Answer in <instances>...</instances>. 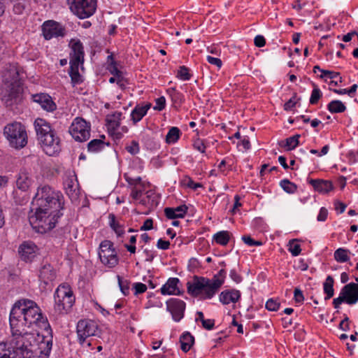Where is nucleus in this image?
<instances>
[{
    "label": "nucleus",
    "mask_w": 358,
    "mask_h": 358,
    "mask_svg": "<svg viewBox=\"0 0 358 358\" xmlns=\"http://www.w3.org/2000/svg\"><path fill=\"white\" fill-rule=\"evenodd\" d=\"M59 197V193L52 190L50 186L40 187L38 188L37 192L33 199L31 206L39 209H41V208H50L51 209L60 210L62 207Z\"/></svg>",
    "instance_id": "5"
},
{
    "label": "nucleus",
    "mask_w": 358,
    "mask_h": 358,
    "mask_svg": "<svg viewBox=\"0 0 358 358\" xmlns=\"http://www.w3.org/2000/svg\"><path fill=\"white\" fill-rule=\"evenodd\" d=\"M180 280L177 278H170L167 282L162 287L161 293L163 295H180L181 293L178 287Z\"/></svg>",
    "instance_id": "23"
},
{
    "label": "nucleus",
    "mask_w": 358,
    "mask_h": 358,
    "mask_svg": "<svg viewBox=\"0 0 358 358\" xmlns=\"http://www.w3.org/2000/svg\"><path fill=\"white\" fill-rule=\"evenodd\" d=\"M206 59L210 64L215 65L218 68H220L222 65V62L221 59L219 58L213 57L211 56H207Z\"/></svg>",
    "instance_id": "56"
},
{
    "label": "nucleus",
    "mask_w": 358,
    "mask_h": 358,
    "mask_svg": "<svg viewBox=\"0 0 358 358\" xmlns=\"http://www.w3.org/2000/svg\"><path fill=\"white\" fill-rule=\"evenodd\" d=\"M36 245L31 243H24L20 246L19 254L24 262H30L35 257Z\"/></svg>",
    "instance_id": "24"
},
{
    "label": "nucleus",
    "mask_w": 358,
    "mask_h": 358,
    "mask_svg": "<svg viewBox=\"0 0 358 358\" xmlns=\"http://www.w3.org/2000/svg\"><path fill=\"white\" fill-rule=\"evenodd\" d=\"M177 76L181 80H189L191 75L189 73V69L186 66H182L178 71Z\"/></svg>",
    "instance_id": "46"
},
{
    "label": "nucleus",
    "mask_w": 358,
    "mask_h": 358,
    "mask_svg": "<svg viewBox=\"0 0 358 358\" xmlns=\"http://www.w3.org/2000/svg\"><path fill=\"white\" fill-rule=\"evenodd\" d=\"M10 325L23 329L37 327L47 334H50L51 327L48 319L43 317L38 306L31 300L22 299L13 306L9 318Z\"/></svg>",
    "instance_id": "1"
},
{
    "label": "nucleus",
    "mask_w": 358,
    "mask_h": 358,
    "mask_svg": "<svg viewBox=\"0 0 358 358\" xmlns=\"http://www.w3.org/2000/svg\"><path fill=\"white\" fill-rule=\"evenodd\" d=\"M170 242L168 241H164L162 238L159 239L157 243V247L161 250H167L169 248Z\"/></svg>",
    "instance_id": "60"
},
{
    "label": "nucleus",
    "mask_w": 358,
    "mask_h": 358,
    "mask_svg": "<svg viewBox=\"0 0 358 358\" xmlns=\"http://www.w3.org/2000/svg\"><path fill=\"white\" fill-rule=\"evenodd\" d=\"M10 328L13 337L11 341L14 349L13 354H16L15 357H22L23 352L31 349V339H33L34 335L24 329L20 331V329L15 328L14 326H10Z\"/></svg>",
    "instance_id": "8"
},
{
    "label": "nucleus",
    "mask_w": 358,
    "mask_h": 358,
    "mask_svg": "<svg viewBox=\"0 0 358 358\" xmlns=\"http://www.w3.org/2000/svg\"><path fill=\"white\" fill-rule=\"evenodd\" d=\"M34 127L38 139L41 138V136H44L52 131L50 125L45 120L41 118H38L35 120Z\"/></svg>",
    "instance_id": "28"
},
{
    "label": "nucleus",
    "mask_w": 358,
    "mask_h": 358,
    "mask_svg": "<svg viewBox=\"0 0 358 358\" xmlns=\"http://www.w3.org/2000/svg\"><path fill=\"white\" fill-rule=\"evenodd\" d=\"M62 214L59 210L31 206L29 221L33 229L38 233H46L55 227L57 219Z\"/></svg>",
    "instance_id": "4"
},
{
    "label": "nucleus",
    "mask_w": 358,
    "mask_h": 358,
    "mask_svg": "<svg viewBox=\"0 0 358 358\" xmlns=\"http://www.w3.org/2000/svg\"><path fill=\"white\" fill-rule=\"evenodd\" d=\"M243 241L250 246H260L262 242L252 239L250 236H243L242 237Z\"/></svg>",
    "instance_id": "49"
},
{
    "label": "nucleus",
    "mask_w": 358,
    "mask_h": 358,
    "mask_svg": "<svg viewBox=\"0 0 358 358\" xmlns=\"http://www.w3.org/2000/svg\"><path fill=\"white\" fill-rule=\"evenodd\" d=\"M318 70H320L322 73V75L320 76L321 78H323L324 76H328L329 78H338V80H332L331 82V85H334L336 86V85H338V83L342 82V78L339 77V73L331 71H328V70L320 69L319 66H315L313 68L314 73H316V71H318Z\"/></svg>",
    "instance_id": "32"
},
{
    "label": "nucleus",
    "mask_w": 358,
    "mask_h": 358,
    "mask_svg": "<svg viewBox=\"0 0 358 358\" xmlns=\"http://www.w3.org/2000/svg\"><path fill=\"white\" fill-rule=\"evenodd\" d=\"M32 180L25 169H20L16 179V186L22 191H27L31 186Z\"/></svg>",
    "instance_id": "22"
},
{
    "label": "nucleus",
    "mask_w": 358,
    "mask_h": 358,
    "mask_svg": "<svg viewBox=\"0 0 358 358\" xmlns=\"http://www.w3.org/2000/svg\"><path fill=\"white\" fill-rule=\"evenodd\" d=\"M213 239L217 243L222 245H226L230 239L229 232L227 231H219L213 236Z\"/></svg>",
    "instance_id": "35"
},
{
    "label": "nucleus",
    "mask_w": 358,
    "mask_h": 358,
    "mask_svg": "<svg viewBox=\"0 0 358 358\" xmlns=\"http://www.w3.org/2000/svg\"><path fill=\"white\" fill-rule=\"evenodd\" d=\"M151 104L148 103L145 106H136L131 113V120L134 124L139 122L147 113Z\"/></svg>",
    "instance_id": "29"
},
{
    "label": "nucleus",
    "mask_w": 358,
    "mask_h": 358,
    "mask_svg": "<svg viewBox=\"0 0 358 358\" xmlns=\"http://www.w3.org/2000/svg\"><path fill=\"white\" fill-rule=\"evenodd\" d=\"M280 306V303L273 299H268L266 303V308L269 311H277Z\"/></svg>",
    "instance_id": "47"
},
{
    "label": "nucleus",
    "mask_w": 358,
    "mask_h": 358,
    "mask_svg": "<svg viewBox=\"0 0 358 358\" xmlns=\"http://www.w3.org/2000/svg\"><path fill=\"white\" fill-rule=\"evenodd\" d=\"M105 142L101 139H94L87 144L88 150L90 152H97L103 148Z\"/></svg>",
    "instance_id": "39"
},
{
    "label": "nucleus",
    "mask_w": 358,
    "mask_h": 358,
    "mask_svg": "<svg viewBox=\"0 0 358 358\" xmlns=\"http://www.w3.org/2000/svg\"><path fill=\"white\" fill-rule=\"evenodd\" d=\"M12 352L7 348L6 344L0 343V358H17L15 356L11 357Z\"/></svg>",
    "instance_id": "45"
},
{
    "label": "nucleus",
    "mask_w": 358,
    "mask_h": 358,
    "mask_svg": "<svg viewBox=\"0 0 358 358\" xmlns=\"http://www.w3.org/2000/svg\"><path fill=\"white\" fill-rule=\"evenodd\" d=\"M166 105V99L164 96H161L156 99V105L154 109L157 110H162L164 108Z\"/></svg>",
    "instance_id": "53"
},
{
    "label": "nucleus",
    "mask_w": 358,
    "mask_h": 358,
    "mask_svg": "<svg viewBox=\"0 0 358 358\" xmlns=\"http://www.w3.org/2000/svg\"><path fill=\"white\" fill-rule=\"evenodd\" d=\"M69 133L76 141H86L90 136V124L82 117H76L69 127Z\"/></svg>",
    "instance_id": "11"
},
{
    "label": "nucleus",
    "mask_w": 358,
    "mask_h": 358,
    "mask_svg": "<svg viewBox=\"0 0 358 358\" xmlns=\"http://www.w3.org/2000/svg\"><path fill=\"white\" fill-rule=\"evenodd\" d=\"M153 228V221L152 219H147L143 224L141 227L140 229L141 231H147L150 230Z\"/></svg>",
    "instance_id": "59"
},
{
    "label": "nucleus",
    "mask_w": 358,
    "mask_h": 358,
    "mask_svg": "<svg viewBox=\"0 0 358 358\" xmlns=\"http://www.w3.org/2000/svg\"><path fill=\"white\" fill-rule=\"evenodd\" d=\"M70 70L69 73L71 80L73 83H78L80 82V76L78 72V66L81 63H69Z\"/></svg>",
    "instance_id": "37"
},
{
    "label": "nucleus",
    "mask_w": 358,
    "mask_h": 358,
    "mask_svg": "<svg viewBox=\"0 0 358 358\" xmlns=\"http://www.w3.org/2000/svg\"><path fill=\"white\" fill-rule=\"evenodd\" d=\"M98 325L95 322L90 320H81L77 324V334L79 343L83 345L87 338L96 335Z\"/></svg>",
    "instance_id": "13"
},
{
    "label": "nucleus",
    "mask_w": 358,
    "mask_h": 358,
    "mask_svg": "<svg viewBox=\"0 0 358 358\" xmlns=\"http://www.w3.org/2000/svg\"><path fill=\"white\" fill-rule=\"evenodd\" d=\"M334 278L331 275H328L323 283L324 292L326 294L325 300H329L334 296Z\"/></svg>",
    "instance_id": "33"
},
{
    "label": "nucleus",
    "mask_w": 358,
    "mask_h": 358,
    "mask_svg": "<svg viewBox=\"0 0 358 358\" xmlns=\"http://www.w3.org/2000/svg\"><path fill=\"white\" fill-rule=\"evenodd\" d=\"M214 325H215L214 320H210V319L206 320L205 319V320L203 321V322H202L203 327L207 330L212 329L214 327Z\"/></svg>",
    "instance_id": "61"
},
{
    "label": "nucleus",
    "mask_w": 358,
    "mask_h": 358,
    "mask_svg": "<svg viewBox=\"0 0 358 358\" xmlns=\"http://www.w3.org/2000/svg\"><path fill=\"white\" fill-rule=\"evenodd\" d=\"M71 52L70 53L69 63H81L84 62V50L79 40L72 39L70 41Z\"/></svg>",
    "instance_id": "20"
},
{
    "label": "nucleus",
    "mask_w": 358,
    "mask_h": 358,
    "mask_svg": "<svg viewBox=\"0 0 358 358\" xmlns=\"http://www.w3.org/2000/svg\"><path fill=\"white\" fill-rule=\"evenodd\" d=\"M110 220V226L115 231V232L117 234V236H121L124 234V229L122 225H120L115 219V216L113 214L109 215Z\"/></svg>",
    "instance_id": "41"
},
{
    "label": "nucleus",
    "mask_w": 358,
    "mask_h": 358,
    "mask_svg": "<svg viewBox=\"0 0 358 358\" xmlns=\"http://www.w3.org/2000/svg\"><path fill=\"white\" fill-rule=\"evenodd\" d=\"M294 297L296 303H301L304 300L303 294L301 290L299 288H296L294 289Z\"/></svg>",
    "instance_id": "54"
},
{
    "label": "nucleus",
    "mask_w": 358,
    "mask_h": 358,
    "mask_svg": "<svg viewBox=\"0 0 358 358\" xmlns=\"http://www.w3.org/2000/svg\"><path fill=\"white\" fill-rule=\"evenodd\" d=\"M64 187L66 191V194L68 195L72 202L78 200L80 196V188L75 173L69 172L66 173V178L64 181Z\"/></svg>",
    "instance_id": "14"
},
{
    "label": "nucleus",
    "mask_w": 358,
    "mask_h": 358,
    "mask_svg": "<svg viewBox=\"0 0 358 358\" xmlns=\"http://www.w3.org/2000/svg\"><path fill=\"white\" fill-rule=\"evenodd\" d=\"M43 34L46 40L54 37L64 36V29L62 25L54 21H47L42 26Z\"/></svg>",
    "instance_id": "17"
},
{
    "label": "nucleus",
    "mask_w": 358,
    "mask_h": 358,
    "mask_svg": "<svg viewBox=\"0 0 358 358\" xmlns=\"http://www.w3.org/2000/svg\"><path fill=\"white\" fill-rule=\"evenodd\" d=\"M181 344V350L187 352H188L194 342V338L189 332L184 333L180 338Z\"/></svg>",
    "instance_id": "31"
},
{
    "label": "nucleus",
    "mask_w": 358,
    "mask_h": 358,
    "mask_svg": "<svg viewBox=\"0 0 358 358\" xmlns=\"http://www.w3.org/2000/svg\"><path fill=\"white\" fill-rule=\"evenodd\" d=\"M224 280L215 275L212 279L194 275L192 281L187 283V292L201 299H211L219 290Z\"/></svg>",
    "instance_id": "3"
},
{
    "label": "nucleus",
    "mask_w": 358,
    "mask_h": 358,
    "mask_svg": "<svg viewBox=\"0 0 358 358\" xmlns=\"http://www.w3.org/2000/svg\"><path fill=\"white\" fill-rule=\"evenodd\" d=\"M117 278L121 292L124 295H127L129 292V282L128 280H122L120 275H117Z\"/></svg>",
    "instance_id": "44"
},
{
    "label": "nucleus",
    "mask_w": 358,
    "mask_h": 358,
    "mask_svg": "<svg viewBox=\"0 0 358 358\" xmlns=\"http://www.w3.org/2000/svg\"><path fill=\"white\" fill-rule=\"evenodd\" d=\"M327 108L331 113H343L346 110L345 106L339 100L331 101L328 104Z\"/></svg>",
    "instance_id": "34"
},
{
    "label": "nucleus",
    "mask_w": 358,
    "mask_h": 358,
    "mask_svg": "<svg viewBox=\"0 0 358 358\" xmlns=\"http://www.w3.org/2000/svg\"><path fill=\"white\" fill-rule=\"evenodd\" d=\"M230 277L236 283H239L242 280V278L236 273L234 269L230 271Z\"/></svg>",
    "instance_id": "64"
},
{
    "label": "nucleus",
    "mask_w": 358,
    "mask_h": 358,
    "mask_svg": "<svg viewBox=\"0 0 358 358\" xmlns=\"http://www.w3.org/2000/svg\"><path fill=\"white\" fill-rule=\"evenodd\" d=\"M296 268L297 269H299V270H301V271H306V270L308 269V264L305 262V260H304V259H299V260L297 262V263H296Z\"/></svg>",
    "instance_id": "62"
},
{
    "label": "nucleus",
    "mask_w": 358,
    "mask_h": 358,
    "mask_svg": "<svg viewBox=\"0 0 358 358\" xmlns=\"http://www.w3.org/2000/svg\"><path fill=\"white\" fill-rule=\"evenodd\" d=\"M241 297L240 292L235 289L222 292L220 294V301L223 304L236 303Z\"/></svg>",
    "instance_id": "27"
},
{
    "label": "nucleus",
    "mask_w": 358,
    "mask_h": 358,
    "mask_svg": "<svg viewBox=\"0 0 358 358\" xmlns=\"http://www.w3.org/2000/svg\"><path fill=\"white\" fill-rule=\"evenodd\" d=\"M194 148L197 150L198 151L203 153L205 152L206 146L203 143V142L200 139H196L194 142Z\"/></svg>",
    "instance_id": "55"
},
{
    "label": "nucleus",
    "mask_w": 358,
    "mask_h": 358,
    "mask_svg": "<svg viewBox=\"0 0 358 358\" xmlns=\"http://www.w3.org/2000/svg\"><path fill=\"white\" fill-rule=\"evenodd\" d=\"M45 153L50 156L54 155L60 150L59 139L55 136L54 131L41 136L38 139Z\"/></svg>",
    "instance_id": "15"
},
{
    "label": "nucleus",
    "mask_w": 358,
    "mask_h": 358,
    "mask_svg": "<svg viewBox=\"0 0 358 358\" xmlns=\"http://www.w3.org/2000/svg\"><path fill=\"white\" fill-rule=\"evenodd\" d=\"M300 138L299 134H296L293 136L287 138L286 139L285 145L287 150H292L294 149L299 145V138Z\"/></svg>",
    "instance_id": "42"
},
{
    "label": "nucleus",
    "mask_w": 358,
    "mask_h": 358,
    "mask_svg": "<svg viewBox=\"0 0 358 358\" xmlns=\"http://www.w3.org/2000/svg\"><path fill=\"white\" fill-rule=\"evenodd\" d=\"M32 99L34 102L38 103L43 109L48 112H52L57 108L52 97L46 93L32 94Z\"/></svg>",
    "instance_id": "21"
},
{
    "label": "nucleus",
    "mask_w": 358,
    "mask_h": 358,
    "mask_svg": "<svg viewBox=\"0 0 358 358\" xmlns=\"http://www.w3.org/2000/svg\"><path fill=\"white\" fill-rule=\"evenodd\" d=\"M126 150L128 151V152H129L130 154L131 155H136L137 153H138L139 152V145H138V143L135 141H133L131 143V145H128L126 147Z\"/></svg>",
    "instance_id": "50"
},
{
    "label": "nucleus",
    "mask_w": 358,
    "mask_h": 358,
    "mask_svg": "<svg viewBox=\"0 0 358 358\" xmlns=\"http://www.w3.org/2000/svg\"><path fill=\"white\" fill-rule=\"evenodd\" d=\"M16 64L6 65L3 71V84L1 88V99L7 107L18 104L22 99L21 74Z\"/></svg>",
    "instance_id": "2"
},
{
    "label": "nucleus",
    "mask_w": 358,
    "mask_h": 358,
    "mask_svg": "<svg viewBox=\"0 0 358 358\" xmlns=\"http://www.w3.org/2000/svg\"><path fill=\"white\" fill-rule=\"evenodd\" d=\"M166 309L176 322H179L184 316L185 303L178 299H170L166 301Z\"/></svg>",
    "instance_id": "16"
},
{
    "label": "nucleus",
    "mask_w": 358,
    "mask_h": 358,
    "mask_svg": "<svg viewBox=\"0 0 358 358\" xmlns=\"http://www.w3.org/2000/svg\"><path fill=\"white\" fill-rule=\"evenodd\" d=\"M71 11L80 19L92 16L96 9V0H67Z\"/></svg>",
    "instance_id": "9"
},
{
    "label": "nucleus",
    "mask_w": 358,
    "mask_h": 358,
    "mask_svg": "<svg viewBox=\"0 0 358 358\" xmlns=\"http://www.w3.org/2000/svg\"><path fill=\"white\" fill-rule=\"evenodd\" d=\"M122 113L120 112H115L111 115H108L106 118L107 127L108 132L117 130L120 127V120Z\"/></svg>",
    "instance_id": "30"
},
{
    "label": "nucleus",
    "mask_w": 358,
    "mask_h": 358,
    "mask_svg": "<svg viewBox=\"0 0 358 358\" xmlns=\"http://www.w3.org/2000/svg\"><path fill=\"white\" fill-rule=\"evenodd\" d=\"M180 131L178 127H171L166 136V141L168 143H176L180 137Z\"/></svg>",
    "instance_id": "38"
},
{
    "label": "nucleus",
    "mask_w": 358,
    "mask_h": 358,
    "mask_svg": "<svg viewBox=\"0 0 358 358\" xmlns=\"http://www.w3.org/2000/svg\"><path fill=\"white\" fill-rule=\"evenodd\" d=\"M327 215H328L327 210L324 207H322L320 208V210L319 215H317V219L319 222H323V221L326 220Z\"/></svg>",
    "instance_id": "58"
},
{
    "label": "nucleus",
    "mask_w": 358,
    "mask_h": 358,
    "mask_svg": "<svg viewBox=\"0 0 358 358\" xmlns=\"http://www.w3.org/2000/svg\"><path fill=\"white\" fill-rule=\"evenodd\" d=\"M296 239H292L289 241L288 250L291 252L293 256L299 255L301 252V245L295 243Z\"/></svg>",
    "instance_id": "43"
},
{
    "label": "nucleus",
    "mask_w": 358,
    "mask_h": 358,
    "mask_svg": "<svg viewBox=\"0 0 358 358\" xmlns=\"http://www.w3.org/2000/svg\"><path fill=\"white\" fill-rule=\"evenodd\" d=\"M280 185L285 192L289 194H293L297 189V186L294 183L290 182L288 179L281 180Z\"/></svg>",
    "instance_id": "40"
},
{
    "label": "nucleus",
    "mask_w": 358,
    "mask_h": 358,
    "mask_svg": "<svg viewBox=\"0 0 358 358\" xmlns=\"http://www.w3.org/2000/svg\"><path fill=\"white\" fill-rule=\"evenodd\" d=\"M255 45L258 48L264 47L266 44V40L264 36L258 35L255 38Z\"/></svg>",
    "instance_id": "57"
},
{
    "label": "nucleus",
    "mask_w": 358,
    "mask_h": 358,
    "mask_svg": "<svg viewBox=\"0 0 358 358\" xmlns=\"http://www.w3.org/2000/svg\"><path fill=\"white\" fill-rule=\"evenodd\" d=\"M133 287L135 289V295L144 293L147 290V286L142 282L134 283Z\"/></svg>",
    "instance_id": "51"
},
{
    "label": "nucleus",
    "mask_w": 358,
    "mask_h": 358,
    "mask_svg": "<svg viewBox=\"0 0 358 358\" xmlns=\"http://www.w3.org/2000/svg\"><path fill=\"white\" fill-rule=\"evenodd\" d=\"M321 96L322 92L320 90V89L317 87H315L311 93L310 103L311 104H316L318 102L319 99L321 98Z\"/></svg>",
    "instance_id": "48"
},
{
    "label": "nucleus",
    "mask_w": 358,
    "mask_h": 358,
    "mask_svg": "<svg viewBox=\"0 0 358 358\" xmlns=\"http://www.w3.org/2000/svg\"><path fill=\"white\" fill-rule=\"evenodd\" d=\"M55 310L59 314L67 313L75 303V296L69 285H60L55 294Z\"/></svg>",
    "instance_id": "6"
},
{
    "label": "nucleus",
    "mask_w": 358,
    "mask_h": 358,
    "mask_svg": "<svg viewBox=\"0 0 358 358\" xmlns=\"http://www.w3.org/2000/svg\"><path fill=\"white\" fill-rule=\"evenodd\" d=\"M99 256L101 262L109 268H113L118 264L117 253L113 248V243L110 241L101 242Z\"/></svg>",
    "instance_id": "12"
},
{
    "label": "nucleus",
    "mask_w": 358,
    "mask_h": 358,
    "mask_svg": "<svg viewBox=\"0 0 358 358\" xmlns=\"http://www.w3.org/2000/svg\"><path fill=\"white\" fill-rule=\"evenodd\" d=\"M38 278L41 283L44 285L43 288H45L47 285L55 280L56 272L50 264L45 262L39 269Z\"/></svg>",
    "instance_id": "19"
},
{
    "label": "nucleus",
    "mask_w": 358,
    "mask_h": 358,
    "mask_svg": "<svg viewBox=\"0 0 358 358\" xmlns=\"http://www.w3.org/2000/svg\"><path fill=\"white\" fill-rule=\"evenodd\" d=\"M3 134L11 147L20 149L27 143V135L24 127L19 122L6 125Z\"/></svg>",
    "instance_id": "7"
},
{
    "label": "nucleus",
    "mask_w": 358,
    "mask_h": 358,
    "mask_svg": "<svg viewBox=\"0 0 358 358\" xmlns=\"http://www.w3.org/2000/svg\"><path fill=\"white\" fill-rule=\"evenodd\" d=\"M51 348L52 341H47L45 343H42L39 348L25 351L22 357L19 356L17 358H48Z\"/></svg>",
    "instance_id": "18"
},
{
    "label": "nucleus",
    "mask_w": 358,
    "mask_h": 358,
    "mask_svg": "<svg viewBox=\"0 0 358 358\" xmlns=\"http://www.w3.org/2000/svg\"><path fill=\"white\" fill-rule=\"evenodd\" d=\"M357 301L358 283L350 282L342 288L339 296L333 300V305L335 308H338L342 303L353 305Z\"/></svg>",
    "instance_id": "10"
},
{
    "label": "nucleus",
    "mask_w": 358,
    "mask_h": 358,
    "mask_svg": "<svg viewBox=\"0 0 358 358\" xmlns=\"http://www.w3.org/2000/svg\"><path fill=\"white\" fill-rule=\"evenodd\" d=\"M188 207L186 205H181L176 208H166L164 213L166 217L170 220L183 218L186 215Z\"/></svg>",
    "instance_id": "25"
},
{
    "label": "nucleus",
    "mask_w": 358,
    "mask_h": 358,
    "mask_svg": "<svg viewBox=\"0 0 358 358\" xmlns=\"http://www.w3.org/2000/svg\"><path fill=\"white\" fill-rule=\"evenodd\" d=\"M350 251L344 248H338L334 252V259L336 262L343 263L349 261L350 257L348 254Z\"/></svg>",
    "instance_id": "36"
},
{
    "label": "nucleus",
    "mask_w": 358,
    "mask_h": 358,
    "mask_svg": "<svg viewBox=\"0 0 358 358\" xmlns=\"http://www.w3.org/2000/svg\"><path fill=\"white\" fill-rule=\"evenodd\" d=\"M145 255V261L152 262L155 257V253L152 250L145 248L143 250Z\"/></svg>",
    "instance_id": "63"
},
{
    "label": "nucleus",
    "mask_w": 358,
    "mask_h": 358,
    "mask_svg": "<svg viewBox=\"0 0 358 358\" xmlns=\"http://www.w3.org/2000/svg\"><path fill=\"white\" fill-rule=\"evenodd\" d=\"M310 183L314 187L315 190L320 193L326 194L333 189V184L330 180H310Z\"/></svg>",
    "instance_id": "26"
},
{
    "label": "nucleus",
    "mask_w": 358,
    "mask_h": 358,
    "mask_svg": "<svg viewBox=\"0 0 358 358\" xmlns=\"http://www.w3.org/2000/svg\"><path fill=\"white\" fill-rule=\"evenodd\" d=\"M183 184L187 187L193 189H196L198 187H201L202 185L199 182H194L191 178H187L183 180Z\"/></svg>",
    "instance_id": "52"
}]
</instances>
